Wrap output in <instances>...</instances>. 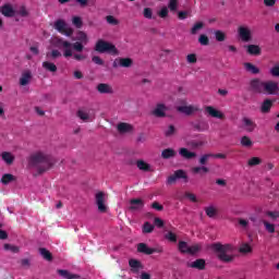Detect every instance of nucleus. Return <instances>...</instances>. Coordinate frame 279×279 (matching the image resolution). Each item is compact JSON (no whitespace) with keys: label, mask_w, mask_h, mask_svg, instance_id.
<instances>
[{"label":"nucleus","mask_w":279,"mask_h":279,"mask_svg":"<svg viewBox=\"0 0 279 279\" xmlns=\"http://www.w3.org/2000/svg\"><path fill=\"white\" fill-rule=\"evenodd\" d=\"M28 167L34 169L36 173H45L53 167V158H51V155L38 150L28 157Z\"/></svg>","instance_id":"nucleus-1"},{"label":"nucleus","mask_w":279,"mask_h":279,"mask_svg":"<svg viewBox=\"0 0 279 279\" xmlns=\"http://www.w3.org/2000/svg\"><path fill=\"white\" fill-rule=\"evenodd\" d=\"M51 47L57 49H63V58H73L77 62L86 60V56L80 52L73 53V48H71V43L64 40L62 37L54 36L50 39Z\"/></svg>","instance_id":"nucleus-2"},{"label":"nucleus","mask_w":279,"mask_h":279,"mask_svg":"<svg viewBox=\"0 0 279 279\" xmlns=\"http://www.w3.org/2000/svg\"><path fill=\"white\" fill-rule=\"evenodd\" d=\"M211 250L221 263H232L234 260V251L236 247L232 244L216 243L211 245Z\"/></svg>","instance_id":"nucleus-3"},{"label":"nucleus","mask_w":279,"mask_h":279,"mask_svg":"<svg viewBox=\"0 0 279 279\" xmlns=\"http://www.w3.org/2000/svg\"><path fill=\"white\" fill-rule=\"evenodd\" d=\"M95 51L98 53H109L110 56H119V50L114 44L104 39H98L95 45Z\"/></svg>","instance_id":"nucleus-4"},{"label":"nucleus","mask_w":279,"mask_h":279,"mask_svg":"<svg viewBox=\"0 0 279 279\" xmlns=\"http://www.w3.org/2000/svg\"><path fill=\"white\" fill-rule=\"evenodd\" d=\"M53 27L54 29H57V32H59V34H62L68 38L73 36V29L71 28V26L66 25V22L64 20H57Z\"/></svg>","instance_id":"nucleus-5"},{"label":"nucleus","mask_w":279,"mask_h":279,"mask_svg":"<svg viewBox=\"0 0 279 279\" xmlns=\"http://www.w3.org/2000/svg\"><path fill=\"white\" fill-rule=\"evenodd\" d=\"M95 199L99 213H107L108 205H106V202H108V194L104 192H97L95 195Z\"/></svg>","instance_id":"nucleus-6"},{"label":"nucleus","mask_w":279,"mask_h":279,"mask_svg":"<svg viewBox=\"0 0 279 279\" xmlns=\"http://www.w3.org/2000/svg\"><path fill=\"white\" fill-rule=\"evenodd\" d=\"M279 85L276 81H264L262 95H278Z\"/></svg>","instance_id":"nucleus-7"},{"label":"nucleus","mask_w":279,"mask_h":279,"mask_svg":"<svg viewBox=\"0 0 279 279\" xmlns=\"http://www.w3.org/2000/svg\"><path fill=\"white\" fill-rule=\"evenodd\" d=\"M178 180H182L184 184L189 182V174H186V171L184 170H177L174 173L167 179V184H175Z\"/></svg>","instance_id":"nucleus-8"},{"label":"nucleus","mask_w":279,"mask_h":279,"mask_svg":"<svg viewBox=\"0 0 279 279\" xmlns=\"http://www.w3.org/2000/svg\"><path fill=\"white\" fill-rule=\"evenodd\" d=\"M178 112L181 114H186L187 117L191 114H195L199 110V107L196 105H186V101L183 100L182 105L177 106Z\"/></svg>","instance_id":"nucleus-9"},{"label":"nucleus","mask_w":279,"mask_h":279,"mask_svg":"<svg viewBox=\"0 0 279 279\" xmlns=\"http://www.w3.org/2000/svg\"><path fill=\"white\" fill-rule=\"evenodd\" d=\"M205 114L207 117H211V119H219L220 121H223V119H226V113H223V111H221L220 109H217V107L213 106L205 107Z\"/></svg>","instance_id":"nucleus-10"},{"label":"nucleus","mask_w":279,"mask_h":279,"mask_svg":"<svg viewBox=\"0 0 279 279\" xmlns=\"http://www.w3.org/2000/svg\"><path fill=\"white\" fill-rule=\"evenodd\" d=\"M264 84L265 81H262L260 78H252L248 82V89L257 95H263Z\"/></svg>","instance_id":"nucleus-11"},{"label":"nucleus","mask_w":279,"mask_h":279,"mask_svg":"<svg viewBox=\"0 0 279 279\" xmlns=\"http://www.w3.org/2000/svg\"><path fill=\"white\" fill-rule=\"evenodd\" d=\"M77 117L81 121L90 122L95 121V110L93 109H81L77 112Z\"/></svg>","instance_id":"nucleus-12"},{"label":"nucleus","mask_w":279,"mask_h":279,"mask_svg":"<svg viewBox=\"0 0 279 279\" xmlns=\"http://www.w3.org/2000/svg\"><path fill=\"white\" fill-rule=\"evenodd\" d=\"M238 35L242 43H250V40H252V29L247 26H240L238 28Z\"/></svg>","instance_id":"nucleus-13"},{"label":"nucleus","mask_w":279,"mask_h":279,"mask_svg":"<svg viewBox=\"0 0 279 279\" xmlns=\"http://www.w3.org/2000/svg\"><path fill=\"white\" fill-rule=\"evenodd\" d=\"M33 77L34 75L29 70H24L20 76V86H29Z\"/></svg>","instance_id":"nucleus-14"},{"label":"nucleus","mask_w":279,"mask_h":279,"mask_svg":"<svg viewBox=\"0 0 279 279\" xmlns=\"http://www.w3.org/2000/svg\"><path fill=\"white\" fill-rule=\"evenodd\" d=\"M242 128L245 132H254V130H256V122L245 117L242 119Z\"/></svg>","instance_id":"nucleus-15"},{"label":"nucleus","mask_w":279,"mask_h":279,"mask_svg":"<svg viewBox=\"0 0 279 279\" xmlns=\"http://www.w3.org/2000/svg\"><path fill=\"white\" fill-rule=\"evenodd\" d=\"M0 12L3 16L12 17L16 16V9L12 4H4L0 8Z\"/></svg>","instance_id":"nucleus-16"},{"label":"nucleus","mask_w":279,"mask_h":279,"mask_svg":"<svg viewBox=\"0 0 279 279\" xmlns=\"http://www.w3.org/2000/svg\"><path fill=\"white\" fill-rule=\"evenodd\" d=\"M97 90L101 95H112L114 93V89L112 88V85L107 83H100L97 85Z\"/></svg>","instance_id":"nucleus-17"},{"label":"nucleus","mask_w":279,"mask_h":279,"mask_svg":"<svg viewBox=\"0 0 279 279\" xmlns=\"http://www.w3.org/2000/svg\"><path fill=\"white\" fill-rule=\"evenodd\" d=\"M167 106L165 104H157L156 107L153 110L154 117H165L167 114Z\"/></svg>","instance_id":"nucleus-18"},{"label":"nucleus","mask_w":279,"mask_h":279,"mask_svg":"<svg viewBox=\"0 0 279 279\" xmlns=\"http://www.w3.org/2000/svg\"><path fill=\"white\" fill-rule=\"evenodd\" d=\"M243 66L246 73H251L252 75H258V73H260V68L256 66L253 63L245 62Z\"/></svg>","instance_id":"nucleus-19"},{"label":"nucleus","mask_w":279,"mask_h":279,"mask_svg":"<svg viewBox=\"0 0 279 279\" xmlns=\"http://www.w3.org/2000/svg\"><path fill=\"white\" fill-rule=\"evenodd\" d=\"M117 130L120 134H130V132H133L134 128L129 123L121 122L118 124Z\"/></svg>","instance_id":"nucleus-20"},{"label":"nucleus","mask_w":279,"mask_h":279,"mask_svg":"<svg viewBox=\"0 0 279 279\" xmlns=\"http://www.w3.org/2000/svg\"><path fill=\"white\" fill-rule=\"evenodd\" d=\"M179 154L182 158H185V160H193V158L197 156V154L189 150V148H180Z\"/></svg>","instance_id":"nucleus-21"},{"label":"nucleus","mask_w":279,"mask_h":279,"mask_svg":"<svg viewBox=\"0 0 279 279\" xmlns=\"http://www.w3.org/2000/svg\"><path fill=\"white\" fill-rule=\"evenodd\" d=\"M27 16H29V11H27V8L20 7L19 9H15L14 17H16V21H19V19H27Z\"/></svg>","instance_id":"nucleus-22"},{"label":"nucleus","mask_w":279,"mask_h":279,"mask_svg":"<svg viewBox=\"0 0 279 279\" xmlns=\"http://www.w3.org/2000/svg\"><path fill=\"white\" fill-rule=\"evenodd\" d=\"M137 252L141 254L151 255L154 252H156V250L148 247L145 243H140L137 244Z\"/></svg>","instance_id":"nucleus-23"},{"label":"nucleus","mask_w":279,"mask_h":279,"mask_svg":"<svg viewBox=\"0 0 279 279\" xmlns=\"http://www.w3.org/2000/svg\"><path fill=\"white\" fill-rule=\"evenodd\" d=\"M245 49L250 56H260V46L258 45H247Z\"/></svg>","instance_id":"nucleus-24"},{"label":"nucleus","mask_w":279,"mask_h":279,"mask_svg":"<svg viewBox=\"0 0 279 279\" xmlns=\"http://www.w3.org/2000/svg\"><path fill=\"white\" fill-rule=\"evenodd\" d=\"M43 69H45V71H48L49 73H56L58 71V65H56V63L51 62V61H44L41 63Z\"/></svg>","instance_id":"nucleus-25"},{"label":"nucleus","mask_w":279,"mask_h":279,"mask_svg":"<svg viewBox=\"0 0 279 279\" xmlns=\"http://www.w3.org/2000/svg\"><path fill=\"white\" fill-rule=\"evenodd\" d=\"M1 158L3 160V162H5V165H13L15 157L14 154L10 153V151H3L1 154Z\"/></svg>","instance_id":"nucleus-26"},{"label":"nucleus","mask_w":279,"mask_h":279,"mask_svg":"<svg viewBox=\"0 0 279 279\" xmlns=\"http://www.w3.org/2000/svg\"><path fill=\"white\" fill-rule=\"evenodd\" d=\"M15 181H16V177L10 173L3 174L0 180L1 184H3L4 186H8V184H12V182H15Z\"/></svg>","instance_id":"nucleus-27"},{"label":"nucleus","mask_w":279,"mask_h":279,"mask_svg":"<svg viewBox=\"0 0 279 279\" xmlns=\"http://www.w3.org/2000/svg\"><path fill=\"white\" fill-rule=\"evenodd\" d=\"M177 154L173 148H166L161 151V158L169 160V158H175Z\"/></svg>","instance_id":"nucleus-28"},{"label":"nucleus","mask_w":279,"mask_h":279,"mask_svg":"<svg viewBox=\"0 0 279 279\" xmlns=\"http://www.w3.org/2000/svg\"><path fill=\"white\" fill-rule=\"evenodd\" d=\"M118 66H122L123 69H130L134 63L130 58H120L117 60Z\"/></svg>","instance_id":"nucleus-29"},{"label":"nucleus","mask_w":279,"mask_h":279,"mask_svg":"<svg viewBox=\"0 0 279 279\" xmlns=\"http://www.w3.org/2000/svg\"><path fill=\"white\" fill-rule=\"evenodd\" d=\"M240 144L242 147H254V141H252V138L247 135H244L240 138Z\"/></svg>","instance_id":"nucleus-30"},{"label":"nucleus","mask_w":279,"mask_h":279,"mask_svg":"<svg viewBox=\"0 0 279 279\" xmlns=\"http://www.w3.org/2000/svg\"><path fill=\"white\" fill-rule=\"evenodd\" d=\"M271 106H274V100L271 99H266L263 101L262 107H260V111L266 114L267 112H269V110H271Z\"/></svg>","instance_id":"nucleus-31"},{"label":"nucleus","mask_w":279,"mask_h":279,"mask_svg":"<svg viewBox=\"0 0 279 279\" xmlns=\"http://www.w3.org/2000/svg\"><path fill=\"white\" fill-rule=\"evenodd\" d=\"M217 213H218V209L215 205H208L207 207H205V214L209 218L217 217Z\"/></svg>","instance_id":"nucleus-32"},{"label":"nucleus","mask_w":279,"mask_h":279,"mask_svg":"<svg viewBox=\"0 0 279 279\" xmlns=\"http://www.w3.org/2000/svg\"><path fill=\"white\" fill-rule=\"evenodd\" d=\"M189 267H192V269H204V267H206V262L204 259H196L195 262L190 263Z\"/></svg>","instance_id":"nucleus-33"},{"label":"nucleus","mask_w":279,"mask_h":279,"mask_svg":"<svg viewBox=\"0 0 279 279\" xmlns=\"http://www.w3.org/2000/svg\"><path fill=\"white\" fill-rule=\"evenodd\" d=\"M77 43H81L83 45H88V35L82 31H80L76 35Z\"/></svg>","instance_id":"nucleus-34"},{"label":"nucleus","mask_w":279,"mask_h":279,"mask_svg":"<svg viewBox=\"0 0 279 279\" xmlns=\"http://www.w3.org/2000/svg\"><path fill=\"white\" fill-rule=\"evenodd\" d=\"M144 203L143 199L141 198H135L131 201V209L132 210H141V208H143Z\"/></svg>","instance_id":"nucleus-35"},{"label":"nucleus","mask_w":279,"mask_h":279,"mask_svg":"<svg viewBox=\"0 0 279 279\" xmlns=\"http://www.w3.org/2000/svg\"><path fill=\"white\" fill-rule=\"evenodd\" d=\"M59 276H61V278L64 279H78L80 276L77 275H73L71 272H69L68 270H58Z\"/></svg>","instance_id":"nucleus-36"},{"label":"nucleus","mask_w":279,"mask_h":279,"mask_svg":"<svg viewBox=\"0 0 279 279\" xmlns=\"http://www.w3.org/2000/svg\"><path fill=\"white\" fill-rule=\"evenodd\" d=\"M263 159L260 157H251L247 160V166L248 167H258V165H262Z\"/></svg>","instance_id":"nucleus-37"},{"label":"nucleus","mask_w":279,"mask_h":279,"mask_svg":"<svg viewBox=\"0 0 279 279\" xmlns=\"http://www.w3.org/2000/svg\"><path fill=\"white\" fill-rule=\"evenodd\" d=\"M137 168L141 171H151V166L143 160H137Z\"/></svg>","instance_id":"nucleus-38"},{"label":"nucleus","mask_w":279,"mask_h":279,"mask_svg":"<svg viewBox=\"0 0 279 279\" xmlns=\"http://www.w3.org/2000/svg\"><path fill=\"white\" fill-rule=\"evenodd\" d=\"M263 225H264V228L267 230V232H269L270 234H274V232H276V225L267 220H263Z\"/></svg>","instance_id":"nucleus-39"},{"label":"nucleus","mask_w":279,"mask_h":279,"mask_svg":"<svg viewBox=\"0 0 279 279\" xmlns=\"http://www.w3.org/2000/svg\"><path fill=\"white\" fill-rule=\"evenodd\" d=\"M3 250H5V252H11L12 254H19L20 252L19 246L13 244H4Z\"/></svg>","instance_id":"nucleus-40"},{"label":"nucleus","mask_w":279,"mask_h":279,"mask_svg":"<svg viewBox=\"0 0 279 279\" xmlns=\"http://www.w3.org/2000/svg\"><path fill=\"white\" fill-rule=\"evenodd\" d=\"M179 250L182 254H190L191 246L184 241L179 242Z\"/></svg>","instance_id":"nucleus-41"},{"label":"nucleus","mask_w":279,"mask_h":279,"mask_svg":"<svg viewBox=\"0 0 279 279\" xmlns=\"http://www.w3.org/2000/svg\"><path fill=\"white\" fill-rule=\"evenodd\" d=\"M142 232L143 234H151V232H154V225L145 222L142 228Z\"/></svg>","instance_id":"nucleus-42"},{"label":"nucleus","mask_w":279,"mask_h":279,"mask_svg":"<svg viewBox=\"0 0 279 279\" xmlns=\"http://www.w3.org/2000/svg\"><path fill=\"white\" fill-rule=\"evenodd\" d=\"M208 171H210V169H208L206 166H197L192 168L193 173H208Z\"/></svg>","instance_id":"nucleus-43"},{"label":"nucleus","mask_w":279,"mask_h":279,"mask_svg":"<svg viewBox=\"0 0 279 279\" xmlns=\"http://www.w3.org/2000/svg\"><path fill=\"white\" fill-rule=\"evenodd\" d=\"M214 35L218 43H223V40H226V33L222 31H215Z\"/></svg>","instance_id":"nucleus-44"},{"label":"nucleus","mask_w":279,"mask_h":279,"mask_svg":"<svg viewBox=\"0 0 279 279\" xmlns=\"http://www.w3.org/2000/svg\"><path fill=\"white\" fill-rule=\"evenodd\" d=\"M46 56L47 58H52L56 60V58H62V52H60L58 49H53L50 52H47Z\"/></svg>","instance_id":"nucleus-45"},{"label":"nucleus","mask_w":279,"mask_h":279,"mask_svg":"<svg viewBox=\"0 0 279 279\" xmlns=\"http://www.w3.org/2000/svg\"><path fill=\"white\" fill-rule=\"evenodd\" d=\"M269 74L271 77H279V64L276 63L269 69Z\"/></svg>","instance_id":"nucleus-46"},{"label":"nucleus","mask_w":279,"mask_h":279,"mask_svg":"<svg viewBox=\"0 0 279 279\" xmlns=\"http://www.w3.org/2000/svg\"><path fill=\"white\" fill-rule=\"evenodd\" d=\"M165 239H167V241H170L171 243H175L178 241V235L171 231H168L165 234Z\"/></svg>","instance_id":"nucleus-47"},{"label":"nucleus","mask_w":279,"mask_h":279,"mask_svg":"<svg viewBox=\"0 0 279 279\" xmlns=\"http://www.w3.org/2000/svg\"><path fill=\"white\" fill-rule=\"evenodd\" d=\"M130 267L132 268L133 271H138V269H141V262L136 260V259H131L129 262Z\"/></svg>","instance_id":"nucleus-48"},{"label":"nucleus","mask_w":279,"mask_h":279,"mask_svg":"<svg viewBox=\"0 0 279 279\" xmlns=\"http://www.w3.org/2000/svg\"><path fill=\"white\" fill-rule=\"evenodd\" d=\"M72 24L74 25V27H77V29L82 28V25H83L82 17L73 16Z\"/></svg>","instance_id":"nucleus-49"},{"label":"nucleus","mask_w":279,"mask_h":279,"mask_svg":"<svg viewBox=\"0 0 279 279\" xmlns=\"http://www.w3.org/2000/svg\"><path fill=\"white\" fill-rule=\"evenodd\" d=\"M186 62H187V64H196L197 63V54H195V53L187 54Z\"/></svg>","instance_id":"nucleus-50"},{"label":"nucleus","mask_w":279,"mask_h":279,"mask_svg":"<svg viewBox=\"0 0 279 279\" xmlns=\"http://www.w3.org/2000/svg\"><path fill=\"white\" fill-rule=\"evenodd\" d=\"M73 47L74 51H77L81 53V51H84V44L76 41L74 44H71V48Z\"/></svg>","instance_id":"nucleus-51"},{"label":"nucleus","mask_w":279,"mask_h":279,"mask_svg":"<svg viewBox=\"0 0 279 279\" xmlns=\"http://www.w3.org/2000/svg\"><path fill=\"white\" fill-rule=\"evenodd\" d=\"M39 253H40V255L43 256V258H45L46 260H51V253L48 251V250H46V248H40L39 250Z\"/></svg>","instance_id":"nucleus-52"},{"label":"nucleus","mask_w":279,"mask_h":279,"mask_svg":"<svg viewBox=\"0 0 279 279\" xmlns=\"http://www.w3.org/2000/svg\"><path fill=\"white\" fill-rule=\"evenodd\" d=\"M240 252L242 254H250V252H252V246H250V244L247 243H243L241 246H240Z\"/></svg>","instance_id":"nucleus-53"},{"label":"nucleus","mask_w":279,"mask_h":279,"mask_svg":"<svg viewBox=\"0 0 279 279\" xmlns=\"http://www.w3.org/2000/svg\"><path fill=\"white\" fill-rule=\"evenodd\" d=\"M198 43L201 45H203L204 47L208 46V44L210 43V40L208 39V36L206 35H201L198 38Z\"/></svg>","instance_id":"nucleus-54"},{"label":"nucleus","mask_w":279,"mask_h":279,"mask_svg":"<svg viewBox=\"0 0 279 279\" xmlns=\"http://www.w3.org/2000/svg\"><path fill=\"white\" fill-rule=\"evenodd\" d=\"M210 158H213L211 154H206V155L201 156L199 165H206V162H208L210 160Z\"/></svg>","instance_id":"nucleus-55"},{"label":"nucleus","mask_w":279,"mask_h":279,"mask_svg":"<svg viewBox=\"0 0 279 279\" xmlns=\"http://www.w3.org/2000/svg\"><path fill=\"white\" fill-rule=\"evenodd\" d=\"M203 27H204V23L197 22V23L194 24V26L192 27V34H197V32H199L201 29H203Z\"/></svg>","instance_id":"nucleus-56"},{"label":"nucleus","mask_w":279,"mask_h":279,"mask_svg":"<svg viewBox=\"0 0 279 279\" xmlns=\"http://www.w3.org/2000/svg\"><path fill=\"white\" fill-rule=\"evenodd\" d=\"M202 250V245L199 244H193L190 246V253L189 254H197Z\"/></svg>","instance_id":"nucleus-57"},{"label":"nucleus","mask_w":279,"mask_h":279,"mask_svg":"<svg viewBox=\"0 0 279 279\" xmlns=\"http://www.w3.org/2000/svg\"><path fill=\"white\" fill-rule=\"evenodd\" d=\"M107 23H109V25H117L119 23V20H117L114 16L112 15H108L106 17Z\"/></svg>","instance_id":"nucleus-58"},{"label":"nucleus","mask_w":279,"mask_h":279,"mask_svg":"<svg viewBox=\"0 0 279 279\" xmlns=\"http://www.w3.org/2000/svg\"><path fill=\"white\" fill-rule=\"evenodd\" d=\"M185 197L190 199V202H193L194 204H196L197 202V196L193 193L186 192Z\"/></svg>","instance_id":"nucleus-59"},{"label":"nucleus","mask_w":279,"mask_h":279,"mask_svg":"<svg viewBox=\"0 0 279 279\" xmlns=\"http://www.w3.org/2000/svg\"><path fill=\"white\" fill-rule=\"evenodd\" d=\"M159 16L160 19H167L168 14H169V9H167L166 7H163L160 11H159Z\"/></svg>","instance_id":"nucleus-60"},{"label":"nucleus","mask_w":279,"mask_h":279,"mask_svg":"<svg viewBox=\"0 0 279 279\" xmlns=\"http://www.w3.org/2000/svg\"><path fill=\"white\" fill-rule=\"evenodd\" d=\"M169 9L172 12H175V10H178V0H170L169 2Z\"/></svg>","instance_id":"nucleus-61"},{"label":"nucleus","mask_w":279,"mask_h":279,"mask_svg":"<svg viewBox=\"0 0 279 279\" xmlns=\"http://www.w3.org/2000/svg\"><path fill=\"white\" fill-rule=\"evenodd\" d=\"M153 14H154V11H151L150 8H145L144 9V17L145 19H151Z\"/></svg>","instance_id":"nucleus-62"},{"label":"nucleus","mask_w":279,"mask_h":279,"mask_svg":"<svg viewBox=\"0 0 279 279\" xmlns=\"http://www.w3.org/2000/svg\"><path fill=\"white\" fill-rule=\"evenodd\" d=\"M92 62H94V64H99V65L104 64V60L97 56L92 58Z\"/></svg>","instance_id":"nucleus-63"},{"label":"nucleus","mask_w":279,"mask_h":279,"mask_svg":"<svg viewBox=\"0 0 279 279\" xmlns=\"http://www.w3.org/2000/svg\"><path fill=\"white\" fill-rule=\"evenodd\" d=\"M268 217H270L271 219H278L279 217V211H267L266 214Z\"/></svg>","instance_id":"nucleus-64"}]
</instances>
